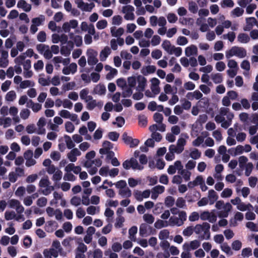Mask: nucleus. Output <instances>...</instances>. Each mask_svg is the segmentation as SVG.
Here are the masks:
<instances>
[{
	"instance_id": "1",
	"label": "nucleus",
	"mask_w": 258,
	"mask_h": 258,
	"mask_svg": "<svg viewBox=\"0 0 258 258\" xmlns=\"http://www.w3.org/2000/svg\"><path fill=\"white\" fill-rule=\"evenodd\" d=\"M123 167L125 169L132 168L133 169L142 170L143 166L139 164L137 160L134 158H131L130 160H126L122 163Z\"/></svg>"
},
{
	"instance_id": "2",
	"label": "nucleus",
	"mask_w": 258,
	"mask_h": 258,
	"mask_svg": "<svg viewBox=\"0 0 258 258\" xmlns=\"http://www.w3.org/2000/svg\"><path fill=\"white\" fill-rule=\"evenodd\" d=\"M122 138L124 143L129 145L130 148L137 147L140 143V141L138 139H133L132 137L128 136L126 132L123 133Z\"/></svg>"
},
{
	"instance_id": "3",
	"label": "nucleus",
	"mask_w": 258,
	"mask_h": 258,
	"mask_svg": "<svg viewBox=\"0 0 258 258\" xmlns=\"http://www.w3.org/2000/svg\"><path fill=\"white\" fill-rule=\"evenodd\" d=\"M76 3L78 5V7L82 11L86 12H91L92 9L95 7L93 3L90 4L85 3L83 0H76Z\"/></svg>"
},
{
	"instance_id": "4",
	"label": "nucleus",
	"mask_w": 258,
	"mask_h": 258,
	"mask_svg": "<svg viewBox=\"0 0 258 258\" xmlns=\"http://www.w3.org/2000/svg\"><path fill=\"white\" fill-rule=\"evenodd\" d=\"M137 80L138 83L137 89L141 92L144 91L147 85V79L142 75H138Z\"/></svg>"
},
{
	"instance_id": "5",
	"label": "nucleus",
	"mask_w": 258,
	"mask_h": 258,
	"mask_svg": "<svg viewBox=\"0 0 258 258\" xmlns=\"http://www.w3.org/2000/svg\"><path fill=\"white\" fill-rule=\"evenodd\" d=\"M106 88L103 84H99L95 86L92 91L93 94H98L99 95H104L106 93Z\"/></svg>"
},
{
	"instance_id": "6",
	"label": "nucleus",
	"mask_w": 258,
	"mask_h": 258,
	"mask_svg": "<svg viewBox=\"0 0 258 258\" xmlns=\"http://www.w3.org/2000/svg\"><path fill=\"white\" fill-rule=\"evenodd\" d=\"M27 106L28 107L31 108L32 110L35 112L39 111L42 107L41 104L37 103H35L32 100H29Z\"/></svg>"
},
{
	"instance_id": "7",
	"label": "nucleus",
	"mask_w": 258,
	"mask_h": 258,
	"mask_svg": "<svg viewBox=\"0 0 258 258\" xmlns=\"http://www.w3.org/2000/svg\"><path fill=\"white\" fill-rule=\"evenodd\" d=\"M17 7L19 8H22L25 12H28L31 9L30 5L28 4L24 0H20L17 4Z\"/></svg>"
},
{
	"instance_id": "8",
	"label": "nucleus",
	"mask_w": 258,
	"mask_h": 258,
	"mask_svg": "<svg viewBox=\"0 0 258 258\" xmlns=\"http://www.w3.org/2000/svg\"><path fill=\"white\" fill-rule=\"evenodd\" d=\"M205 229H204V234L201 235V239H206L207 240L209 239L210 238V225L208 223H205Z\"/></svg>"
},
{
	"instance_id": "9",
	"label": "nucleus",
	"mask_w": 258,
	"mask_h": 258,
	"mask_svg": "<svg viewBox=\"0 0 258 258\" xmlns=\"http://www.w3.org/2000/svg\"><path fill=\"white\" fill-rule=\"evenodd\" d=\"M148 229L152 230V228L147 224L142 223L141 224L139 229V233L140 236L144 237L147 233V230Z\"/></svg>"
},
{
	"instance_id": "10",
	"label": "nucleus",
	"mask_w": 258,
	"mask_h": 258,
	"mask_svg": "<svg viewBox=\"0 0 258 258\" xmlns=\"http://www.w3.org/2000/svg\"><path fill=\"white\" fill-rule=\"evenodd\" d=\"M208 198L210 204L212 205L217 200L218 196L216 191L213 189H210L209 190Z\"/></svg>"
},
{
	"instance_id": "11",
	"label": "nucleus",
	"mask_w": 258,
	"mask_h": 258,
	"mask_svg": "<svg viewBox=\"0 0 258 258\" xmlns=\"http://www.w3.org/2000/svg\"><path fill=\"white\" fill-rule=\"evenodd\" d=\"M197 47L194 45H191L185 48V53L187 56L197 54Z\"/></svg>"
},
{
	"instance_id": "12",
	"label": "nucleus",
	"mask_w": 258,
	"mask_h": 258,
	"mask_svg": "<svg viewBox=\"0 0 258 258\" xmlns=\"http://www.w3.org/2000/svg\"><path fill=\"white\" fill-rule=\"evenodd\" d=\"M111 52L110 49L109 47L106 46L100 53V59L101 61H103L106 60V58L110 54Z\"/></svg>"
},
{
	"instance_id": "13",
	"label": "nucleus",
	"mask_w": 258,
	"mask_h": 258,
	"mask_svg": "<svg viewBox=\"0 0 258 258\" xmlns=\"http://www.w3.org/2000/svg\"><path fill=\"white\" fill-rule=\"evenodd\" d=\"M124 33V29L120 27L116 30L115 27L111 28V33L113 37H117L121 36Z\"/></svg>"
},
{
	"instance_id": "14",
	"label": "nucleus",
	"mask_w": 258,
	"mask_h": 258,
	"mask_svg": "<svg viewBox=\"0 0 258 258\" xmlns=\"http://www.w3.org/2000/svg\"><path fill=\"white\" fill-rule=\"evenodd\" d=\"M250 40V38L246 33H241L237 36V41L240 43H246Z\"/></svg>"
},
{
	"instance_id": "15",
	"label": "nucleus",
	"mask_w": 258,
	"mask_h": 258,
	"mask_svg": "<svg viewBox=\"0 0 258 258\" xmlns=\"http://www.w3.org/2000/svg\"><path fill=\"white\" fill-rule=\"evenodd\" d=\"M235 55L239 58L244 57L246 55V51L243 47L235 46Z\"/></svg>"
},
{
	"instance_id": "16",
	"label": "nucleus",
	"mask_w": 258,
	"mask_h": 258,
	"mask_svg": "<svg viewBox=\"0 0 258 258\" xmlns=\"http://www.w3.org/2000/svg\"><path fill=\"white\" fill-rule=\"evenodd\" d=\"M169 225L180 226L183 225V222L179 220L176 217H171L169 220Z\"/></svg>"
},
{
	"instance_id": "17",
	"label": "nucleus",
	"mask_w": 258,
	"mask_h": 258,
	"mask_svg": "<svg viewBox=\"0 0 258 258\" xmlns=\"http://www.w3.org/2000/svg\"><path fill=\"white\" fill-rule=\"evenodd\" d=\"M162 46L163 48L166 50L168 53L170 54H172V51L171 50V45L170 42L169 40H164L162 44Z\"/></svg>"
},
{
	"instance_id": "18",
	"label": "nucleus",
	"mask_w": 258,
	"mask_h": 258,
	"mask_svg": "<svg viewBox=\"0 0 258 258\" xmlns=\"http://www.w3.org/2000/svg\"><path fill=\"white\" fill-rule=\"evenodd\" d=\"M146 72H145L144 68H143L142 70V73L145 76H146L148 74H153L155 73L156 70V68L155 66H148L146 67Z\"/></svg>"
},
{
	"instance_id": "19",
	"label": "nucleus",
	"mask_w": 258,
	"mask_h": 258,
	"mask_svg": "<svg viewBox=\"0 0 258 258\" xmlns=\"http://www.w3.org/2000/svg\"><path fill=\"white\" fill-rule=\"evenodd\" d=\"M212 79L215 84L221 83L223 81L222 75L220 73L212 75Z\"/></svg>"
},
{
	"instance_id": "20",
	"label": "nucleus",
	"mask_w": 258,
	"mask_h": 258,
	"mask_svg": "<svg viewBox=\"0 0 258 258\" xmlns=\"http://www.w3.org/2000/svg\"><path fill=\"white\" fill-rule=\"evenodd\" d=\"M221 248L222 251L225 252L227 254L229 255H231L233 254V252L231 250L230 247L228 245L227 243H224L221 246Z\"/></svg>"
},
{
	"instance_id": "21",
	"label": "nucleus",
	"mask_w": 258,
	"mask_h": 258,
	"mask_svg": "<svg viewBox=\"0 0 258 258\" xmlns=\"http://www.w3.org/2000/svg\"><path fill=\"white\" fill-rule=\"evenodd\" d=\"M64 138L68 149H71L75 147V144L69 136L66 135L64 136Z\"/></svg>"
},
{
	"instance_id": "22",
	"label": "nucleus",
	"mask_w": 258,
	"mask_h": 258,
	"mask_svg": "<svg viewBox=\"0 0 258 258\" xmlns=\"http://www.w3.org/2000/svg\"><path fill=\"white\" fill-rule=\"evenodd\" d=\"M16 98V94L14 91H10L7 93L5 99L7 101H13Z\"/></svg>"
},
{
	"instance_id": "23",
	"label": "nucleus",
	"mask_w": 258,
	"mask_h": 258,
	"mask_svg": "<svg viewBox=\"0 0 258 258\" xmlns=\"http://www.w3.org/2000/svg\"><path fill=\"white\" fill-rule=\"evenodd\" d=\"M138 231V228L137 226H134L132 227L128 231V233L130 234V238L134 241H135L136 238H135V235L137 233Z\"/></svg>"
},
{
	"instance_id": "24",
	"label": "nucleus",
	"mask_w": 258,
	"mask_h": 258,
	"mask_svg": "<svg viewBox=\"0 0 258 258\" xmlns=\"http://www.w3.org/2000/svg\"><path fill=\"white\" fill-rule=\"evenodd\" d=\"M119 137V134L116 132H110L108 134V138L111 141H117Z\"/></svg>"
},
{
	"instance_id": "25",
	"label": "nucleus",
	"mask_w": 258,
	"mask_h": 258,
	"mask_svg": "<svg viewBox=\"0 0 258 258\" xmlns=\"http://www.w3.org/2000/svg\"><path fill=\"white\" fill-rule=\"evenodd\" d=\"M169 231L167 229H164L159 232V238L161 240L166 239L169 237Z\"/></svg>"
},
{
	"instance_id": "26",
	"label": "nucleus",
	"mask_w": 258,
	"mask_h": 258,
	"mask_svg": "<svg viewBox=\"0 0 258 258\" xmlns=\"http://www.w3.org/2000/svg\"><path fill=\"white\" fill-rule=\"evenodd\" d=\"M167 221H164L161 220H158L154 224V226L157 229H161L163 227L167 226Z\"/></svg>"
},
{
	"instance_id": "27",
	"label": "nucleus",
	"mask_w": 258,
	"mask_h": 258,
	"mask_svg": "<svg viewBox=\"0 0 258 258\" xmlns=\"http://www.w3.org/2000/svg\"><path fill=\"white\" fill-rule=\"evenodd\" d=\"M188 9L191 13H192L194 14H196L197 13L198 10V7L195 2L192 1L189 2L188 3Z\"/></svg>"
},
{
	"instance_id": "28",
	"label": "nucleus",
	"mask_w": 258,
	"mask_h": 258,
	"mask_svg": "<svg viewBox=\"0 0 258 258\" xmlns=\"http://www.w3.org/2000/svg\"><path fill=\"white\" fill-rule=\"evenodd\" d=\"M239 166L241 169H243L246 165L248 159L246 156H241L239 158Z\"/></svg>"
},
{
	"instance_id": "29",
	"label": "nucleus",
	"mask_w": 258,
	"mask_h": 258,
	"mask_svg": "<svg viewBox=\"0 0 258 258\" xmlns=\"http://www.w3.org/2000/svg\"><path fill=\"white\" fill-rule=\"evenodd\" d=\"M139 124L142 126H146L147 124V117L144 115H139L138 117Z\"/></svg>"
},
{
	"instance_id": "30",
	"label": "nucleus",
	"mask_w": 258,
	"mask_h": 258,
	"mask_svg": "<svg viewBox=\"0 0 258 258\" xmlns=\"http://www.w3.org/2000/svg\"><path fill=\"white\" fill-rule=\"evenodd\" d=\"M244 167H245V175L246 176H249L253 168V164L251 162H248Z\"/></svg>"
},
{
	"instance_id": "31",
	"label": "nucleus",
	"mask_w": 258,
	"mask_h": 258,
	"mask_svg": "<svg viewBox=\"0 0 258 258\" xmlns=\"http://www.w3.org/2000/svg\"><path fill=\"white\" fill-rule=\"evenodd\" d=\"M50 182L48 177L42 178L39 183V185L41 187H47L49 186Z\"/></svg>"
},
{
	"instance_id": "32",
	"label": "nucleus",
	"mask_w": 258,
	"mask_h": 258,
	"mask_svg": "<svg viewBox=\"0 0 258 258\" xmlns=\"http://www.w3.org/2000/svg\"><path fill=\"white\" fill-rule=\"evenodd\" d=\"M175 202L174 198L171 196H168L165 199V204L168 207H172Z\"/></svg>"
},
{
	"instance_id": "33",
	"label": "nucleus",
	"mask_w": 258,
	"mask_h": 258,
	"mask_svg": "<svg viewBox=\"0 0 258 258\" xmlns=\"http://www.w3.org/2000/svg\"><path fill=\"white\" fill-rule=\"evenodd\" d=\"M201 156V153L197 149H194L190 153V157L195 160L199 159Z\"/></svg>"
},
{
	"instance_id": "34",
	"label": "nucleus",
	"mask_w": 258,
	"mask_h": 258,
	"mask_svg": "<svg viewBox=\"0 0 258 258\" xmlns=\"http://www.w3.org/2000/svg\"><path fill=\"white\" fill-rule=\"evenodd\" d=\"M119 194L121 196L129 198L132 196V191L128 187H125L119 191Z\"/></svg>"
},
{
	"instance_id": "35",
	"label": "nucleus",
	"mask_w": 258,
	"mask_h": 258,
	"mask_svg": "<svg viewBox=\"0 0 258 258\" xmlns=\"http://www.w3.org/2000/svg\"><path fill=\"white\" fill-rule=\"evenodd\" d=\"M122 21V17L119 15H116L113 17L112 24L115 25H119Z\"/></svg>"
},
{
	"instance_id": "36",
	"label": "nucleus",
	"mask_w": 258,
	"mask_h": 258,
	"mask_svg": "<svg viewBox=\"0 0 258 258\" xmlns=\"http://www.w3.org/2000/svg\"><path fill=\"white\" fill-rule=\"evenodd\" d=\"M234 5L232 0H223L221 2V7L223 8H232Z\"/></svg>"
},
{
	"instance_id": "37",
	"label": "nucleus",
	"mask_w": 258,
	"mask_h": 258,
	"mask_svg": "<svg viewBox=\"0 0 258 258\" xmlns=\"http://www.w3.org/2000/svg\"><path fill=\"white\" fill-rule=\"evenodd\" d=\"M16 214L14 211H6L5 213V217L6 220H11L15 219Z\"/></svg>"
},
{
	"instance_id": "38",
	"label": "nucleus",
	"mask_w": 258,
	"mask_h": 258,
	"mask_svg": "<svg viewBox=\"0 0 258 258\" xmlns=\"http://www.w3.org/2000/svg\"><path fill=\"white\" fill-rule=\"evenodd\" d=\"M143 219L148 224H152L154 221V217L151 214H146L143 216Z\"/></svg>"
},
{
	"instance_id": "39",
	"label": "nucleus",
	"mask_w": 258,
	"mask_h": 258,
	"mask_svg": "<svg viewBox=\"0 0 258 258\" xmlns=\"http://www.w3.org/2000/svg\"><path fill=\"white\" fill-rule=\"evenodd\" d=\"M232 194V190L230 188H225L221 194V196L223 198L230 197Z\"/></svg>"
},
{
	"instance_id": "40",
	"label": "nucleus",
	"mask_w": 258,
	"mask_h": 258,
	"mask_svg": "<svg viewBox=\"0 0 258 258\" xmlns=\"http://www.w3.org/2000/svg\"><path fill=\"white\" fill-rule=\"evenodd\" d=\"M154 120L157 123H162L163 120V116L162 114L156 112L153 115Z\"/></svg>"
},
{
	"instance_id": "41",
	"label": "nucleus",
	"mask_w": 258,
	"mask_h": 258,
	"mask_svg": "<svg viewBox=\"0 0 258 258\" xmlns=\"http://www.w3.org/2000/svg\"><path fill=\"white\" fill-rule=\"evenodd\" d=\"M107 26V22L106 20L99 21L96 24V27L98 29H103Z\"/></svg>"
},
{
	"instance_id": "42",
	"label": "nucleus",
	"mask_w": 258,
	"mask_h": 258,
	"mask_svg": "<svg viewBox=\"0 0 258 258\" xmlns=\"http://www.w3.org/2000/svg\"><path fill=\"white\" fill-rule=\"evenodd\" d=\"M206 222H204L202 224H197L195 228H194V231H195L196 234H200L202 231H203L205 229V223Z\"/></svg>"
},
{
	"instance_id": "43",
	"label": "nucleus",
	"mask_w": 258,
	"mask_h": 258,
	"mask_svg": "<svg viewBox=\"0 0 258 258\" xmlns=\"http://www.w3.org/2000/svg\"><path fill=\"white\" fill-rule=\"evenodd\" d=\"M137 79L135 76L129 77L127 78L128 84L130 87L134 88L135 87L137 82Z\"/></svg>"
},
{
	"instance_id": "44",
	"label": "nucleus",
	"mask_w": 258,
	"mask_h": 258,
	"mask_svg": "<svg viewBox=\"0 0 258 258\" xmlns=\"http://www.w3.org/2000/svg\"><path fill=\"white\" fill-rule=\"evenodd\" d=\"M48 45L45 44H39L36 45V49L39 53L40 54H43L45 50L48 48Z\"/></svg>"
},
{
	"instance_id": "45",
	"label": "nucleus",
	"mask_w": 258,
	"mask_h": 258,
	"mask_svg": "<svg viewBox=\"0 0 258 258\" xmlns=\"http://www.w3.org/2000/svg\"><path fill=\"white\" fill-rule=\"evenodd\" d=\"M242 246L241 242L238 240L234 241L232 243V248L233 250H239Z\"/></svg>"
},
{
	"instance_id": "46",
	"label": "nucleus",
	"mask_w": 258,
	"mask_h": 258,
	"mask_svg": "<svg viewBox=\"0 0 258 258\" xmlns=\"http://www.w3.org/2000/svg\"><path fill=\"white\" fill-rule=\"evenodd\" d=\"M226 96L227 97H229V98L230 99L234 100L237 98L238 95V93L236 91H233V90H231V91L227 92Z\"/></svg>"
},
{
	"instance_id": "47",
	"label": "nucleus",
	"mask_w": 258,
	"mask_h": 258,
	"mask_svg": "<svg viewBox=\"0 0 258 258\" xmlns=\"http://www.w3.org/2000/svg\"><path fill=\"white\" fill-rule=\"evenodd\" d=\"M180 173L182 175L185 181H187L190 179L191 173L189 171L183 169L180 172Z\"/></svg>"
},
{
	"instance_id": "48",
	"label": "nucleus",
	"mask_w": 258,
	"mask_h": 258,
	"mask_svg": "<svg viewBox=\"0 0 258 258\" xmlns=\"http://www.w3.org/2000/svg\"><path fill=\"white\" fill-rule=\"evenodd\" d=\"M66 130L68 133H72L75 130V126L72 122L67 121L65 123Z\"/></svg>"
},
{
	"instance_id": "49",
	"label": "nucleus",
	"mask_w": 258,
	"mask_h": 258,
	"mask_svg": "<svg viewBox=\"0 0 258 258\" xmlns=\"http://www.w3.org/2000/svg\"><path fill=\"white\" fill-rule=\"evenodd\" d=\"M34 83L33 82L31 84V82L29 80H25L21 82L20 84V88L22 89H25L30 86H34Z\"/></svg>"
},
{
	"instance_id": "50",
	"label": "nucleus",
	"mask_w": 258,
	"mask_h": 258,
	"mask_svg": "<svg viewBox=\"0 0 258 258\" xmlns=\"http://www.w3.org/2000/svg\"><path fill=\"white\" fill-rule=\"evenodd\" d=\"M243 12L244 10L242 9L236 7L232 11L231 13L232 15L236 17H240L243 14Z\"/></svg>"
},
{
	"instance_id": "51",
	"label": "nucleus",
	"mask_w": 258,
	"mask_h": 258,
	"mask_svg": "<svg viewBox=\"0 0 258 258\" xmlns=\"http://www.w3.org/2000/svg\"><path fill=\"white\" fill-rule=\"evenodd\" d=\"M30 111L28 109H23L20 112L21 117L23 119H27L30 115Z\"/></svg>"
},
{
	"instance_id": "52",
	"label": "nucleus",
	"mask_w": 258,
	"mask_h": 258,
	"mask_svg": "<svg viewBox=\"0 0 258 258\" xmlns=\"http://www.w3.org/2000/svg\"><path fill=\"white\" fill-rule=\"evenodd\" d=\"M71 49L67 46H62L60 48V53L66 56H69L71 53Z\"/></svg>"
},
{
	"instance_id": "53",
	"label": "nucleus",
	"mask_w": 258,
	"mask_h": 258,
	"mask_svg": "<svg viewBox=\"0 0 258 258\" xmlns=\"http://www.w3.org/2000/svg\"><path fill=\"white\" fill-rule=\"evenodd\" d=\"M194 232V228L192 226H188L183 231L184 236H189L192 234Z\"/></svg>"
},
{
	"instance_id": "54",
	"label": "nucleus",
	"mask_w": 258,
	"mask_h": 258,
	"mask_svg": "<svg viewBox=\"0 0 258 258\" xmlns=\"http://www.w3.org/2000/svg\"><path fill=\"white\" fill-rule=\"evenodd\" d=\"M171 50L172 51V54L174 53L177 57L180 56L182 54V49L181 47H175L174 46H172L171 47Z\"/></svg>"
},
{
	"instance_id": "55",
	"label": "nucleus",
	"mask_w": 258,
	"mask_h": 258,
	"mask_svg": "<svg viewBox=\"0 0 258 258\" xmlns=\"http://www.w3.org/2000/svg\"><path fill=\"white\" fill-rule=\"evenodd\" d=\"M81 200L80 197L74 196L71 200V204L72 205L78 206L80 205Z\"/></svg>"
},
{
	"instance_id": "56",
	"label": "nucleus",
	"mask_w": 258,
	"mask_h": 258,
	"mask_svg": "<svg viewBox=\"0 0 258 258\" xmlns=\"http://www.w3.org/2000/svg\"><path fill=\"white\" fill-rule=\"evenodd\" d=\"M187 43L188 40L184 36H179L177 39V44L179 45H184Z\"/></svg>"
},
{
	"instance_id": "57",
	"label": "nucleus",
	"mask_w": 258,
	"mask_h": 258,
	"mask_svg": "<svg viewBox=\"0 0 258 258\" xmlns=\"http://www.w3.org/2000/svg\"><path fill=\"white\" fill-rule=\"evenodd\" d=\"M117 74V70L115 69L112 68L110 70V72L106 75V78L108 80H111L114 76Z\"/></svg>"
},
{
	"instance_id": "58",
	"label": "nucleus",
	"mask_w": 258,
	"mask_h": 258,
	"mask_svg": "<svg viewBox=\"0 0 258 258\" xmlns=\"http://www.w3.org/2000/svg\"><path fill=\"white\" fill-rule=\"evenodd\" d=\"M151 55L153 58L158 59L162 56V52L159 49H156L152 52Z\"/></svg>"
},
{
	"instance_id": "59",
	"label": "nucleus",
	"mask_w": 258,
	"mask_h": 258,
	"mask_svg": "<svg viewBox=\"0 0 258 258\" xmlns=\"http://www.w3.org/2000/svg\"><path fill=\"white\" fill-rule=\"evenodd\" d=\"M112 249L114 252H119L122 249V245L119 242H114L111 246Z\"/></svg>"
},
{
	"instance_id": "60",
	"label": "nucleus",
	"mask_w": 258,
	"mask_h": 258,
	"mask_svg": "<svg viewBox=\"0 0 258 258\" xmlns=\"http://www.w3.org/2000/svg\"><path fill=\"white\" fill-rule=\"evenodd\" d=\"M167 18L168 22L170 23H174L177 20V17L174 13H169Z\"/></svg>"
},
{
	"instance_id": "61",
	"label": "nucleus",
	"mask_w": 258,
	"mask_h": 258,
	"mask_svg": "<svg viewBox=\"0 0 258 258\" xmlns=\"http://www.w3.org/2000/svg\"><path fill=\"white\" fill-rule=\"evenodd\" d=\"M176 205L177 207L182 208L185 206V201L183 198H178L176 202Z\"/></svg>"
},
{
	"instance_id": "62",
	"label": "nucleus",
	"mask_w": 258,
	"mask_h": 258,
	"mask_svg": "<svg viewBox=\"0 0 258 258\" xmlns=\"http://www.w3.org/2000/svg\"><path fill=\"white\" fill-rule=\"evenodd\" d=\"M37 40L41 42L46 41V33L43 31H40L37 35Z\"/></svg>"
},
{
	"instance_id": "63",
	"label": "nucleus",
	"mask_w": 258,
	"mask_h": 258,
	"mask_svg": "<svg viewBox=\"0 0 258 258\" xmlns=\"http://www.w3.org/2000/svg\"><path fill=\"white\" fill-rule=\"evenodd\" d=\"M116 84L119 87L122 89L126 87V82L124 78L118 79L116 81Z\"/></svg>"
},
{
	"instance_id": "64",
	"label": "nucleus",
	"mask_w": 258,
	"mask_h": 258,
	"mask_svg": "<svg viewBox=\"0 0 258 258\" xmlns=\"http://www.w3.org/2000/svg\"><path fill=\"white\" fill-rule=\"evenodd\" d=\"M120 56L122 58L126 60H130L132 58V55L126 50H122L120 52Z\"/></svg>"
}]
</instances>
